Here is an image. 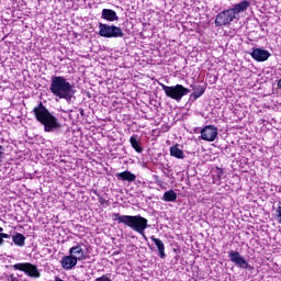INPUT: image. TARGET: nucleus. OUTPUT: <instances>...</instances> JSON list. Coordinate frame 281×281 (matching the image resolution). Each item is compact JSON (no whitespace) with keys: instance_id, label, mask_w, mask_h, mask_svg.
<instances>
[{"instance_id":"nucleus-7","label":"nucleus","mask_w":281,"mask_h":281,"mask_svg":"<svg viewBox=\"0 0 281 281\" xmlns=\"http://www.w3.org/2000/svg\"><path fill=\"white\" fill-rule=\"evenodd\" d=\"M13 269H15V271H23L25 276H29V278H41L38 268L30 262L15 263L13 265Z\"/></svg>"},{"instance_id":"nucleus-3","label":"nucleus","mask_w":281,"mask_h":281,"mask_svg":"<svg viewBox=\"0 0 281 281\" xmlns=\"http://www.w3.org/2000/svg\"><path fill=\"white\" fill-rule=\"evenodd\" d=\"M49 90L59 100H66V102L71 103V98L76 95V90L72 85L67 81V78L63 76H53L50 78Z\"/></svg>"},{"instance_id":"nucleus-26","label":"nucleus","mask_w":281,"mask_h":281,"mask_svg":"<svg viewBox=\"0 0 281 281\" xmlns=\"http://www.w3.org/2000/svg\"><path fill=\"white\" fill-rule=\"evenodd\" d=\"M2 155H3V146L0 145V159H1Z\"/></svg>"},{"instance_id":"nucleus-4","label":"nucleus","mask_w":281,"mask_h":281,"mask_svg":"<svg viewBox=\"0 0 281 281\" xmlns=\"http://www.w3.org/2000/svg\"><path fill=\"white\" fill-rule=\"evenodd\" d=\"M113 221H117V223H122L126 227H130L136 234H139L146 239V229L150 227L148 225V220L142 215H121L120 213L112 214Z\"/></svg>"},{"instance_id":"nucleus-5","label":"nucleus","mask_w":281,"mask_h":281,"mask_svg":"<svg viewBox=\"0 0 281 281\" xmlns=\"http://www.w3.org/2000/svg\"><path fill=\"white\" fill-rule=\"evenodd\" d=\"M159 87H161L162 91L170 98L171 100H176V102H181L184 95L191 92L190 89L183 87V85H176V86H166L161 82H158Z\"/></svg>"},{"instance_id":"nucleus-19","label":"nucleus","mask_w":281,"mask_h":281,"mask_svg":"<svg viewBox=\"0 0 281 281\" xmlns=\"http://www.w3.org/2000/svg\"><path fill=\"white\" fill-rule=\"evenodd\" d=\"M12 240L16 247H25V237L21 233H16L12 236Z\"/></svg>"},{"instance_id":"nucleus-12","label":"nucleus","mask_w":281,"mask_h":281,"mask_svg":"<svg viewBox=\"0 0 281 281\" xmlns=\"http://www.w3.org/2000/svg\"><path fill=\"white\" fill-rule=\"evenodd\" d=\"M61 268L65 269V271H71L76 265H78V261L76 260V257L74 255L64 256L60 260Z\"/></svg>"},{"instance_id":"nucleus-1","label":"nucleus","mask_w":281,"mask_h":281,"mask_svg":"<svg viewBox=\"0 0 281 281\" xmlns=\"http://www.w3.org/2000/svg\"><path fill=\"white\" fill-rule=\"evenodd\" d=\"M35 120L44 126L45 133H58L63 125L56 115L49 112L48 109L40 102L38 106L33 109Z\"/></svg>"},{"instance_id":"nucleus-8","label":"nucleus","mask_w":281,"mask_h":281,"mask_svg":"<svg viewBox=\"0 0 281 281\" xmlns=\"http://www.w3.org/2000/svg\"><path fill=\"white\" fill-rule=\"evenodd\" d=\"M228 258L235 267H238V269H251V266L249 262H247V259L240 255V252L236 250H231L228 252Z\"/></svg>"},{"instance_id":"nucleus-25","label":"nucleus","mask_w":281,"mask_h":281,"mask_svg":"<svg viewBox=\"0 0 281 281\" xmlns=\"http://www.w3.org/2000/svg\"><path fill=\"white\" fill-rule=\"evenodd\" d=\"M10 278H11V281H19V278L14 277V274H11Z\"/></svg>"},{"instance_id":"nucleus-18","label":"nucleus","mask_w":281,"mask_h":281,"mask_svg":"<svg viewBox=\"0 0 281 281\" xmlns=\"http://www.w3.org/2000/svg\"><path fill=\"white\" fill-rule=\"evenodd\" d=\"M203 93H205V87L195 86L193 88V93H191L190 98H191V100H199V98H201V95H203Z\"/></svg>"},{"instance_id":"nucleus-13","label":"nucleus","mask_w":281,"mask_h":281,"mask_svg":"<svg viewBox=\"0 0 281 281\" xmlns=\"http://www.w3.org/2000/svg\"><path fill=\"white\" fill-rule=\"evenodd\" d=\"M101 19H104V21H109L110 23L120 21L117 12H115L113 9H103L101 12Z\"/></svg>"},{"instance_id":"nucleus-17","label":"nucleus","mask_w":281,"mask_h":281,"mask_svg":"<svg viewBox=\"0 0 281 281\" xmlns=\"http://www.w3.org/2000/svg\"><path fill=\"white\" fill-rule=\"evenodd\" d=\"M170 155L176 159H186V154H183V150L179 148V145H173L170 147Z\"/></svg>"},{"instance_id":"nucleus-16","label":"nucleus","mask_w":281,"mask_h":281,"mask_svg":"<svg viewBox=\"0 0 281 281\" xmlns=\"http://www.w3.org/2000/svg\"><path fill=\"white\" fill-rule=\"evenodd\" d=\"M161 199L166 203H175L177 201V192H175V190L170 189L164 193Z\"/></svg>"},{"instance_id":"nucleus-6","label":"nucleus","mask_w":281,"mask_h":281,"mask_svg":"<svg viewBox=\"0 0 281 281\" xmlns=\"http://www.w3.org/2000/svg\"><path fill=\"white\" fill-rule=\"evenodd\" d=\"M99 36L102 38H124V31L122 27L114 24L99 23Z\"/></svg>"},{"instance_id":"nucleus-23","label":"nucleus","mask_w":281,"mask_h":281,"mask_svg":"<svg viewBox=\"0 0 281 281\" xmlns=\"http://www.w3.org/2000/svg\"><path fill=\"white\" fill-rule=\"evenodd\" d=\"M276 213H277L276 217H277L278 223H281V206L277 207Z\"/></svg>"},{"instance_id":"nucleus-22","label":"nucleus","mask_w":281,"mask_h":281,"mask_svg":"<svg viewBox=\"0 0 281 281\" xmlns=\"http://www.w3.org/2000/svg\"><path fill=\"white\" fill-rule=\"evenodd\" d=\"M94 281H113L109 274H102L101 277H98Z\"/></svg>"},{"instance_id":"nucleus-9","label":"nucleus","mask_w":281,"mask_h":281,"mask_svg":"<svg viewBox=\"0 0 281 281\" xmlns=\"http://www.w3.org/2000/svg\"><path fill=\"white\" fill-rule=\"evenodd\" d=\"M201 139L204 142H215L218 137V128L214 125H206L201 130Z\"/></svg>"},{"instance_id":"nucleus-14","label":"nucleus","mask_w":281,"mask_h":281,"mask_svg":"<svg viewBox=\"0 0 281 281\" xmlns=\"http://www.w3.org/2000/svg\"><path fill=\"white\" fill-rule=\"evenodd\" d=\"M150 239L153 240V243L156 245L157 249H158V254H159V258H161L164 260V258H166V245L164 244V241L155 236H151Z\"/></svg>"},{"instance_id":"nucleus-27","label":"nucleus","mask_w":281,"mask_h":281,"mask_svg":"<svg viewBox=\"0 0 281 281\" xmlns=\"http://www.w3.org/2000/svg\"><path fill=\"white\" fill-rule=\"evenodd\" d=\"M79 113L81 116H85V110L83 109H79Z\"/></svg>"},{"instance_id":"nucleus-20","label":"nucleus","mask_w":281,"mask_h":281,"mask_svg":"<svg viewBox=\"0 0 281 281\" xmlns=\"http://www.w3.org/2000/svg\"><path fill=\"white\" fill-rule=\"evenodd\" d=\"M130 143H131L132 148H134V150H136V153H144V148H142V146H139L137 136H135V135L131 136Z\"/></svg>"},{"instance_id":"nucleus-15","label":"nucleus","mask_w":281,"mask_h":281,"mask_svg":"<svg viewBox=\"0 0 281 281\" xmlns=\"http://www.w3.org/2000/svg\"><path fill=\"white\" fill-rule=\"evenodd\" d=\"M117 179L121 181H128V183H133L137 179V176L131 171H123L116 175Z\"/></svg>"},{"instance_id":"nucleus-24","label":"nucleus","mask_w":281,"mask_h":281,"mask_svg":"<svg viewBox=\"0 0 281 281\" xmlns=\"http://www.w3.org/2000/svg\"><path fill=\"white\" fill-rule=\"evenodd\" d=\"M100 205H104V203H109L104 198H99Z\"/></svg>"},{"instance_id":"nucleus-2","label":"nucleus","mask_w":281,"mask_h":281,"mask_svg":"<svg viewBox=\"0 0 281 281\" xmlns=\"http://www.w3.org/2000/svg\"><path fill=\"white\" fill-rule=\"evenodd\" d=\"M250 3L244 0L237 4H233L229 9L220 12L215 18V26L223 27L232 25L233 21H240V14L247 12Z\"/></svg>"},{"instance_id":"nucleus-21","label":"nucleus","mask_w":281,"mask_h":281,"mask_svg":"<svg viewBox=\"0 0 281 281\" xmlns=\"http://www.w3.org/2000/svg\"><path fill=\"white\" fill-rule=\"evenodd\" d=\"M4 238L10 239L12 238V235L3 233V227H0V247L5 243V240H3Z\"/></svg>"},{"instance_id":"nucleus-11","label":"nucleus","mask_w":281,"mask_h":281,"mask_svg":"<svg viewBox=\"0 0 281 281\" xmlns=\"http://www.w3.org/2000/svg\"><path fill=\"white\" fill-rule=\"evenodd\" d=\"M250 56L254 60H257V63H265L271 58V53L263 48H252Z\"/></svg>"},{"instance_id":"nucleus-10","label":"nucleus","mask_w":281,"mask_h":281,"mask_svg":"<svg viewBox=\"0 0 281 281\" xmlns=\"http://www.w3.org/2000/svg\"><path fill=\"white\" fill-rule=\"evenodd\" d=\"M69 255L76 258L77 261L87 260V252L85 250V244L77 243L69 249Z\"/></svg>"}]
</instances>
